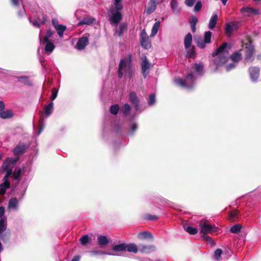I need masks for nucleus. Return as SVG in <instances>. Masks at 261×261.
<instances>
[{"mask_svg":"<svg viewBox=\"0 0 261 261\" xmlns=\"http://www.w3.org/2000/svg\"><path fill=\"white\" fill-rule=\"evenodd\" d=\"M230 46L227 43H224L213 53L215 58L214 62L217 67L225 65L229 59L232 62L237 63L242 59V54L239 52H235L229 56Z\"/></svg>","mask_w":261,"mask_h":261,"instance_id":"obj_1","label":"nucleus"},{"mask_svg":"<svg viewBox=\"0 0 261 261\" xmlns=\"http://www.w3.org/2000/svg\"><path fill=\"white\" fill-rule=\"evenodd\" d=\"M203 73V64L202 63L192 64L185 79L178 78L174 80L177 86L187 90H191L195 85L196 80L198 76Z\"/></svg>","mask_w":261,"mask_h":261,"instance_id":"obj_2","label":"nucleus"},{"mask_svg":"<svg viewBox=\"0 0 261 261\" xmlns=\"http://www.w3.org/2000/svg\"><path fill=\"white\" fill-rule=\"evenodd\" d=\"M122 1L112 0L113 5L108 10L109 20L112 25H117L122 18L120 12L123 8Z\"/></svg>","mask_w":261,"mask_h":261,"instance_id":"obj_3","label":"nucleus"},{"mask_svg":"<svg viewBox=\"0 0 261 261\" xmlns=\"http://www.w3.org/2000/svg\"><path fill=\"white\" fill-rule=\"evenodd\" d=\"M131 57L122 59L119 63L118 70V77L121 79L123 76L131 78L133 73Z\"/></svg>","mask_w":261,"mask_h":261,"instance_id":"obj_4","label":"nucleus"},{"mask_svg":"<svg viewBox=\"0 0 261 261\" xmlns=\"http://www.w3.org/2000/svg\"><path fill=\"white\" fill-rule=\"evenodd\" d=\"M199 227L200 228V233L202 236L207 234L208 233H213L216 232L218 228L215 225H212L205 220H202L199 222Z\"/></svg>","mask_w":261,"mask_h":261,"instance_id":"obj_5","label":"nucleus"},{"mask_svg":"<svg viewBox=\"0 0 261 261\" xmlns=\"http://www.w3.org/2000/svg\"><path fill=\"white\" fill-rule=\"evenodd\" d=\"M7 218H3L0 219V237L5 242L9 240L11 232L7 229Z\"/></svg>","mask_w":261,"mask_h":261,"instance_id":"obj_6","label":"nucleus"},{"mask_svg":"<svg viewBox=\"0 0 261 261\" xmlns=\"http://www.w3.org/2000/svg\"><path fill=\"white\" fill-rule=\"evenodd\" d=\"M17 159L8 158L6 159L2 165L3 170L6 171V178L9 177L12 173V169L15 166Z\"/></svg>","mask_w":261,"mask_h":261,"instance_id":"obj_7","label":"nucleus"},{"mask_svg":"<svg viewBox=\"0 0 261 261\" xmlns=\"http://www.w3.org/2000/svg\"><path fill=\"white\" fill-rule=\"evenodd\" d=\"M254 48L250 43L246 44L245 47V60L246 62H252L254 60Z\"/></svg>","mask_w":261,"mask_h":261,"instance_id":"obj_8","label":"nucleus"},{"mask_svg":"<svg viewBox=\"0 0 261 261\" xmlns=\"http://www.w3.org/2000/svg\"><path fill=\"white\" fill-rule=\"evenodd\" d=\"M240 24L239 21L227 22L225 24V32L227 36H230L232 32L237 30Z\"/></svg>","mask_w":261,"mask_h":261,"instance_id":"obj_9","label":"nucleus"},{"mask_svg":"<svg viewBox=\"0 0 261 261\" xmlns=\"http://www.w3.org/2000/svg\"><path fill=\"white\" fill-rule=\"evenodd\" d=\"M242 15L245 17H252L260 14V11L258 9L250 7H243L240 10Z\"/></svg>","mask_w":261,"mask_h":261,"instance_id":"obj_10","label":"nucleus"},{"mask_svg":"<svg viewBox=\"0 0 261 261\" xmlns=\"http://www.w3.org/2000/svg\"><path fill=\"white\" fill-rule=\"evenodd\" d=\"M251 81L253 83H256L260 73V69L256 66H251L248 69Z\"/></svg>","mask_w":261,"mask_h":261,"instance_id":"obj_11","label":"nucleus"},{"mask_svg":"<svg viewBox=\"0 0 261 261\" xmlns=\"http://www.w3.org/2000/svg\"><path fill=\"white\" fill-rule=\"evenodd\" d=\"M89 34H85L83 37L79 38L76 47L79 50H82L84 49L89 43Z\"/></svg>","mask_w":261,"mask_h":261,"instance_id":"obj_12","label":"nucleus"},{"mask_svg":"<svg viewBox=\"0 0 261 261\" xmlns=\"http://www.w3.org/2000/svg\"><path fill=\"white\" fill-rule=\"evenodd\" d=\"M150 64L148 62L146 57L144 56L142 58V61L141 63L142 71L144 78H146L149 69L150 67Z\"/></svg>","mask_w":261,"mask_h":261,"instance_id":"obj_13","label":"nucleus"},{"mask_svg":"<svg viewBox=\"0 0 261 261\" xmlns=\"http://www.w3.org/2000/svg\"><path fill=\"white\" fill-rule=\"evenodd\" d=\"M8 209L17 211L19 210V201L15 197L11 198L8 201Z\"/></svg>","mask_w":261,"mask_h":261,"instance_id":"obj_14","label":"nucleus"},{"mask_svg":"<svg viewBox=\"0 0 261 261\" xmlns=\"http://www.w3.org/2000/svg\"><path fill=\"white\" fill-rule=\"evenodd\" d=\"M159 0H150L147 7L145 10L147 14H150L153 13L156 9L157 5L159 4Z\"/></svg>","mask_w":261,"mask_h":261,"instance_id":"obj_15","label":"nucleus"},{"mask_svg":"<svg viewBox=\"0 0 261 261\" xmlns=\"http://www.w3.org/2000/svg\"><path fill=\"white\" fill-rule=\"evenodd\" d=\"M171 10L174 14L178 15L181 12V8L177 0H171L170 3Z\"/></svg>","mask_w":261,"mask_h":261,"instance_id":"obj_16","label":"nucleus"},{"mask_svg":"<svg viewBox=\"0 0 261 261\" xmlns=\"http://www.w3.org/2000/svg\"><path fill=\"white\" fill-rule=\"evenodd\" d=\"M129 101L135 105L136 110L139 109V99L136 93L134 92H132L129 94Z\"/></svg>","mask_w":261,"mask_h":261,"instance_id":"obj_17","label":"nucleus"},{"mask_svg":"<svg viewBox=\"0 0 261 261\" xmlns=\"http://www.w3.org/2000/svg\"><path fill=\"white\" fill-rule=\"evenodd\" d=\"M8 178H6V175L3 178V182L0 185V194L4 195L10 187V183L8 181Z\"/></svg>","mask_w":261,"mask_h":261,"instance_id":"obj_18","label":"nucleus"},{"mask_svg":"<svg viewBox=\"0 0 261 261\" xmlns=\"http://www.w3.org/2000/svg\"><path fill=\"white\" fill-rule=\"evenodd\" d=\"M27 148V145L23 143L18 144L13 149V153L15 155L22 154Z\"/></svg>","mask_w":261,"mask_h":261,"instance_id":"obj_19","label":"nucleus"},{"mask_svg":"<svg viewBox=\"0 0 261 261\" xmlns=\"http://www.w3.org/2000/svg\"><path fill=\"white\" fill-rule=\"evenodd\" d=\"M42 42L45 44V51L48 54H50L55 48V46L53 42L51 41H42Z\"/></svg>","mask_w":261,"mask_h":261,"instance_id":"obj_20","label":"nucleus"},{"mask_svg":"<svg viewBox=\"0 0 261 261\" xmlns=\"http://www.w3.org/2000/svg\"><path fill=\"white\" fill-rule=\"evenodd\" d=\"M218 19V17L216 13H214L212 15L210 19L208 24V27L210 29L213 30L215 28Z\"/></svg>","mask_w":261,"mask_h":261,"instance_id":"obj_21","label":"nucleus"},{"mask_svg":"<svg viewBox=\"0 0 261 261\" xmlns=\"http://www.w3.org/2000/svg\"><path fill=\"white\" fill-rule=\"evenodd\" d=\"M97 243L100 246H107L110 242V240L106 236L99 235L97 237Z\"/></svg>","mask_w":261,"mask_h":261,"instance_id":"obj_22","label":"nucleus"},{"mask_svg":"<svg viewBox=\"0 0 261 261\" xmlns=\"http://www.w3.org/2000/svg\"><path fill=\"white\" fill-rule=\"evenodd\" d=\"M112 250L113 253H118L122 255L121 252L126 250V244L121 243L118 245H115L113 246Z\"/></svg>","mask_w":261,"mask_h":261,"instance_id":"obj_23","label":"nucleus"},{"mask_svg":"<svg viewBox=\"0 0 261 261\" xmlns=\"http://www.w3.org/2000/svg\"><path fill=\"white\" fill-rule=\"evenodd\" d=\"M53 106L54 103L53 102L44 106L43 113L46 117H48L51 114L53 111Z\"/></svg>","mask_w":261,"mask_h":261,"instance_id":"obj_24","label":"nucleus"},{"mask_svg":"<svg viewBox=\"0 0 261 261\" xmlns=\"http://www.w3.org/2000/svg\"><path fill=\"white\" fill-rule=\"evenodd\" d=\"M192 41V36L190 33H189L187 35L185 36L184 39V45L186 49L188 50L189 48L190 47L191 45Z\"/></svg>","mask_w":261,"mask_h":261,"instance_id":"obj_25","label":"nucleus"},{"mask_svg":"<svg viewBox=\"0 0 261 261\" xmlns=\"http://www.w3.org/2000/svg\"><path fill=\"white\" fill-rule=\"evenodd\" d=\"M126 29L127 25L125 23L120 24L115 31V35L118 36H121Z\"/></svg>","mask_w":261,"mask_h":261,"instance_id":"obj_26","label":"nucleus"},{"mask_svg":"<svg viewBox=\"0 0 261 261\" xmlns=\"http://www.w3.org/2000/svg\"><path fill=\"white\" fill-rule=\"evenodd\" d=\"M194 40L199 47L204 48L205 47L206 43L204 42V39L201 37L195 36L194 37Z\"/></svg>","mask_w":261,"mask_h":261,"instance_id":"obj_27","label":"nucleus"},{"mask_svg":"<svg viewBox=\"0 0 261 261\" xmlns=\"http://www.w3.org/2000/svg\"><path fill=\"white\" fill-rule=\"evenodd\" d=\"M13 113L11 110H7L0 112V117L3 119H8L13 116Z\"/></svg>","mask_w":261,"mask_h":261,"instance_id":"obj_28","label":"nucleus"},{"mask_svg":"<svg viewBox=\"0 0 261 261\" xmlns=\"http://www.w3.org/2000/svg\"><path fill=\"white\" fill-rule=\"evenodd\" d=\"M126 250L129 252H133L134 253H137L138 251L136 245L133 243L126 244Z\"/></svg>","mask_w":261,"mask_h":261,"instance_id":"obj_29","label":"nucleus"},{"mask_svg":"<svg viewBox=\"0 0 261 261\" xmlns=\"http://www.w3.org/2000/svg\"><path fill=\"white\" fill-rule=\"evenodd\" d=\"M160 26V21L159 20L156 21L153 25L151 30V33L150 35L151 37H153L155 36L158 32L159 28Z\"/></svg>","mask_w":261,"mask_h":261,"instance_id":"obj_30","label":"nucleus"},{"mask_svg":"<svg viewBox=\"0 0 261 261\" xmlns=\"http://www.w3.org/2000/svg\"><path fill=\"white\" fill-rule=\"evenodd\" d=\"M141 45L145 49H148L151 47V42L149 38L140 40Z\"/></svg>","mask_w":261,"mask_h":261,"instance_id":"obj_31","label":"nucleus"},{"mask_svg":"<svg viewBox=\"0 0 261 261\" xmlns=\"http://www.w3.org/2000/svg\"><path fill=\"white\" fill-rule=\"evenodd\" d=\"M54 34V32L53 31L51 30H47L43 39H42L41 37H39L40 41L42 42V41H50L49 39L52 37Z\"/></svg>","mask_w":261,"mask_h":261,"instance_id":"obj_32","label":"nucleus"},{"mask_svg":"<svg viewBox=\"0 0 261 261\" xmlns=\"http://www.w3.org/2000/svg\"><path fill=\"white\" fill-rule=\"evenodd\" d=\"M55 29L57 31L58 34L59 35L60 37L62 38L63 36L64 32L66 29V26L63 25L62 24H60L56 28H55Z\"/></svg>","mask_w":261,"mask_h":261,"instance_id":"obj_33","label":"nucleus"},{"mask_svg":"<svg viewBox=\"0 0 261 261\" xmlns=\"http://www.w3.org/2000/svg\"><path fill=\"white\" fill-rule=\"evenodd\" d=\"M212 33L211 31H206L204 34V42L206 44H209L211 42V39Z\"/></svg>","mask_w":261,"mask_h":261,"instance_id":"obj_34","label":"nucleus"},{"mask_svg":"<svg viewBox=\"0 0 261 261\" xmlns=\"http://www.w3.org/2000/svg\"><path fill=\"white\" fill-rule=\"evenodd\" d=\"M95 20L91 17L84 18L80 22V24H90L94 23Z\"/></svg>","mask_w":261,"mask_h":261,"instance_id":"obj_35","label":"nucleus"},{"mask_svg":"<svg viewBox=\"0 0 261 261\" xmlns=\"http://www.w3.org/2000/svg\"><path fill=\"white\" fill-rule=\"evenodd\" d=\"M90 237L87 234L82 236L80 239L81 243L83 245H87L90 242Z\"/></svg>","mask_w":261,"mask_h":261,"instance_id":"obj_36","label":"nucleus"},{"mask_svg":"<svg viewBox=\"0 0 261 261\" xmlns=\"http://www.w3.org/2000/svg\"><path fill=\"white\" fill-rule=\"evenodd\" d=\"M139 236L140 238L143 239H152V234L148 231L141 232L139 234Z\"/></svg>","mask_w":261,"mask_h":261,"instance_id":"obj_37","label":"nucleus"},{"mask_svg":"<svg viewBox=\"0 0 261 261\" xmlns=\"http://www.w3.org/2000/svg\"><path fill=\"white\" fill-rule=\"evenodd\" d=\"M184 228L187 232L191 234H195L198 232V230L196 228L191 226L184 227Z\"/></svg>","mask_w":261,"mask_h":261,"instance_id":"obj_38","label":"nucleus"},{"mask_svg":"<svg viewBox=\"0 0 261 261\" xmlns=\"http://www.w3.org/2000/svg\"><path fill=\"white\" fill-rule=\"evenodd\" d=\"M222 254V250L221 249H216L214 252V258L217 261H220L221 259V256Z\"/></svg>","mask_w":261,"mask_h":261,"instance_id":"obj_39","label":"nucleus"},{"mask_svg":"<svg viewBox=\"0 0 261 261\" xmlns=\"http://www.w3.org/2000/svg\"><path fill=\"white\" fill-rule=\"evenodd\" d=\"M155 96L154 94H151L149 95L148 99V105L149 106H153L155 103Z\"/></svg>","mask_w":261,"mask_h":261,"instance_id":"obj_40","label":"nucleus"},{"mask_svg":"<svg viewBox=\"0 0 261 261\" xmlns=\"http://www.w3.org/2000/svg\"><path fill=\"white\" fill-rule=\"evenodd\" d=\"M241 228H242V226L240 224H236V225H234L233 226H232L230 229V231L232 232V233H238L240 231L241 229Z\"/></svg>","mask_w":261,"mask_h":261,"instance_id":"obj_41","label":"nucleus"},{"mask_svg":"<svg viewBox=\"0 0 261 261\" xmlns=\"http://www.w3.org/2000/svg\"><path fill=\"white\" fill-rule=\"evenodd\" d=\"M130 110V107L128 103H125L121 108V112L125 115L127 114Z\"/></svg>","mask_w":261,"mask_h":261,"instance_id":"obj_42","label":"nucleus"},{"mask_svg":"<svg viewBox=\"0 0 261 261\" xmlns=\"http://www.w3.org/2000/svg\"><path fill=\"white\" fill-rule=\"evenodd\" d=\"M119 110V107L118 105H114L110 107V112L113 115H116Z\"/></svg>","mask_w":261,"mask_h":261,"instance_id":"obj_43","label":"nucleus"},{"mask_svg":"<svg viewBox=\"0 0 261 261\" xmlns=\"http://www.w3.org/2000/svg\"><path fill=\"white\" fill-rule=\"evenodd\" d=\"M18 81L20 83L28 84L29 83L28 77L24 76H18L17 77Z\"/></svg>","mask_w":261,"mask_h":261,"instance_id":"obj_44","label":"nucleus"},{"mask_svg":"<svg viewBox=\"0 0 261 261\" xmlns=\"http://www.w3.org/2000/svg\"><path fill=\"white\" fill-rule=\"evenodd\" d=\"M238 214V212L237 211H232L230 213L229 216V219L231 221H234L237 218V216Z\"/></svg>","mask_w":261,"mask_h":261,"instance_id":"obj_45","label":"nucleus"},{"mask_svg":"<svg viewBox=\"0 0 261 261\" xmlns=\"http://www.w3.org/2000/svg\"><path fill=\"white\" fill-rule=\"evenodd\" d=\"M130 134H133L138 128V125L136 122H133L130 124Z\"/></svg>","mask_w":261,"mask_h":261,"instance_id":"obj_46","label":"nucleus"},{"mask_svg":"<svg viewBox=\"0 0 261 261\" xmlns=\"http://www.w3.org/2000/svg\"><path fill=\"white\" fill-rule=\"evenodd\" d=\"M236 63L232 62V63H230L226 65V70L227 71H229L231 70L234 69L236 66Z\"/></svg>","mask_w":261,"mask_h":261,"instance_id":"obj_47","label":"nucleus"},{"mask_svg":"<svg viewBox=\"0 0 261 261\" xmlns=\"http://www.w3.org/2000/svg\"><path fill=\"white\" fill-rule=\"evenodd\" d=\"M21 172V170L20 169H19L16 172H13L12 173L13 176L14 177V178L16 180H18L19 178Z\"/></svg>","mask_w":261,"mask_h":261,"instance_id":"obj_48","label":"nucleus"},{"mask_svg":"<svg viewBox=\"0 0 261 261\" xmlns=\"http://www.w3.org/2000/svg\"><path fill=\"white\" fill-rule=\"evenodd\" d=\"M196 1V0H185V4L187 6L191 7L194 6Z\"/></svg>","mask_w":261,"mask_h":261,"instance_id":"obj_49","label":"nucleus"},{"mask_svg":"<svg viewBox=\"0 0 261 261\" xmlns=\"http://www.w3.org/2000/svg\"><path fill=\"white\" fill-rule=\"evenodd\" d=\"M39 125H40V128H39V131L38 133V135H39L41 133V132H42V130H43V129L45 127V124L42 119L40 120Z\"/></svg>","mask_w":261,"mask_h":261,"instance_id":"obj_50","label":"nucleus"},{"mask_svg":"<svg viewBox=\"0 0 261 261\" xmlns=\"http://www.w3.org/2000/svg\"><path fill=\"white\" fill-rule=\"evenodd\" d=\"M201 8H202V3L200 1H199L196 4V5L194 7V11L198 12L201 10Z\"/></svg>","mask_w":261,"mask_h":261,"instance_id":"obj_51","label":"nucleus"},{"mask_svg":"<svg viewBox=\"0 0 261 261\" xmlns=\"http://www.w3.org/2000/svg\"><path fill=\"white\" fill-rule=\"evenodd\" d=\"M57 95H58V90L54 88L52 90V95L51 96V100L52 101L55 100L56 98V97H57Z\"/></svg>","mask_w":261,"mask_h":261,"instance_id":"obj_52","label":"nucleus"},{"mask_svg":"<svg viewBox=\"0 0 261 261\" xmlns=\"http://www.w3.org/2000/svg\"><path fill=\"white\" fill-rule=\"evenodd\" d=\"M147 38H149L148 36L147 35L146 31L145 29H143L142 30L141 35H140V38L141 39H146Z\"/></svg>","mask_w":261,"mask_h":261,"instance_id":"obj_53","label":"nucleus"},{"mask_svg":"<svg viewBox=\"0 0 261 261\" xmlns=\"http://www.w3.org/2000/svg\"><path fill=\"white\" fill-rule=\"evenodd\" d=\"M203 238H204L206 241H208L211 244H214V241L212 240V238L207 236L206 234L201 236Z\"/></svg>","mask_w":261,"mask_h":261,"instance_id":"obj_54","label":"nucleus"},{"mask_svg":"<svg viewBox=\"0 0 261 261\" xmlns=\"http://www.w3.org/2000/svg\"><path fill=\"white\" fill-rule=\"evenodd\" d=\"M145 219L148 220H155L158 219V217L156 216L148 214L145 216Z\"/></svg>","mask_w":261,"mask_h":261,"instance_id":"obj_55","label":"nucleus"},{"mask_svg":"<svg viewBox=\"0 0 261 261\" xmlns=\"http://www.w3.org/2000/svg\"><path fill=\"white\" fill-rule=\"evenodd\" d=\"M100 254H106L111 256H121V254L118 253L106 252L102 251H101Z\"/></svg>","mask_w":261,"mask_h":261,"instance_id":"obj_56","label":"nucleus"},{"mask_svg":"<svg viewBox=\"0 0 261 261\" xmlns=\"http://www.w3.org/2000/svg\"><path fill=\"white\" fill-rule=\"evenodd\" d=\"M5 212V208L3 206L0 207V219L3 218H7L5 216H4Z\"/></svg>","mask_w":261,"mask_h":261,"instance_id":"obj_57","label":"nucleus"},{"mask_svg":"<svg viewBox=\"0 0 261 261\" xmlns=\"http://www.w3.org/2000/svg\"><path fill=\"white\" fill-rule=\"evenodd\" d=\"M197 22H198L197 18L195 16L192 17L191 20L190 21V24H191V25H196Z\"/></svg>","mask_w":261,"mask_h":261,"instance_id":"obj_58","label":"nucleus"},{"mask_svg":"<svg viewBox=\"0 0 261 261\" xmlns=\"http://www.w3.org/2000/svg\"><path fill=\"white\" fill-rule=\"evenodd\" d=\"M187 50V56L188 57H192L194 54V51L193 49L189 48Z\"/></svg>","mask_w":261,"mask_h":261,"instance_id":"obj_59","label":"nucleus"},{"mask_svg":"<svg viewBox=\"0 0 261 261\" xmlns=\"http://www.w3.org/2000/svg\"><path fill=\"white\" fill-rule=\"evenodd\" d=\"M52 24L54 26V27L56 28L58 26H59L60 24L58 23V20L56 18H53L51 20Z\"/></svg>","mask_w":261,"mask_h":261,"instance_id":"obj_60","label":"nucleus"},{"mask_svg":"<svg viewBox=\"0 0 261 261\" xmlns=\"http://www.w3.org/2000/svg\"><path fill=\"white\" fill-rule=\"evenodd\" d=\"M30 21L34 26L37 28H39L40 27V23L37 20H35L32 21L31 20H30Z\"/></svg>","mask_w":261,"mask_h":261,"instance_id":"obj_61","label":"nucleus"},{"mask_svg":"<svg viewBox=\"0 0 261 261\" xmlns=\"http://www.w3.org/2000/svg\"><path fill=\"white\" fill-rule=\"evenodd\" d=\"M18 14L20 17H22L23 16L25 15L26 13L24 8H23L21 11L18 12Z\"/></svg>","mask_w":261,"mask_h":261,"instance_id":"obj_62","label":"nucleus"},{"mask_svg":"<svg viewBox=\"0 0 261 261\" xmlns=\"http://www.w3.org/2000/svg\"><path fill=\"white\" fill-rule=\"evenodd\" d=\"M21 0H11L12 4L14 6H18L19 1H21Z\"/></svg>","mask_w":261,"mask_h":261,"instance_id":"obj_63","label":"nucleus"},{"mask_svg":"<svg viewBox=\"0 0 261 261\" xmlns=\"http://www.w3.org/2000/svg\"><path fill=\"white\" fill-rule=\"evenodd\" d=\"M81 256L80 255H76L73 257L71 261H80Z\"/></svg>","mask_w":261,"mask_h":261,"instance_id":"obj_64","label":"nucleus"}]
</instances>
